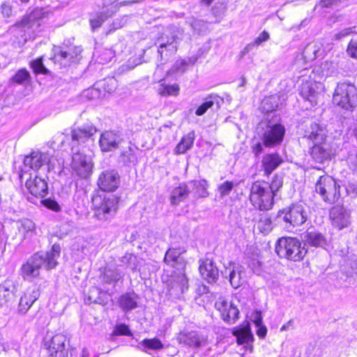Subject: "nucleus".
<instances>
[{
	"label": "nucleus",
	"instance_id": "nucleus-32",
	"mask_svg": "<svg viewBox=\"0 0 357 357\" xmlns=\"http://www.w3.org/2000/svg\"><path fill=\"white\" fill-rule=\"evenodd\" d=\"M15 287L10 283L0 284V305H6L13 301Z\"/></svg>",
	"mask_w": 357,
	"mask_h": 357
},
{
	"label": "nucleus",
	"instance_id": "nucleus-42",
	"mask_svg": "<svg viewBox=\"0 0 357 357\" xmlns=\"http://www.w3.org/2000/svg\"><path fill=\"white\" fill-rule=\"evenodd\" d=\"M255 227L261 233L267 234L271 231L273 226L272 222L267 215H262L259 220L255 224Z\"/></svg>",
	"mask_w": 357,
	"mask_h": 357
},
{
	"label": "nucleus",
	"instance_id": "nucleus-50",
	"mask_svg": "<svg viewBox=\"0 0 357 357\" xmlns=\"http://www.w3.org/2000/svg\"><path fill=\"white\" fill-rule=\"evenodd\" d=\"M234 186V183L229 181H225L223 183L220 184L218 186V191L220 192V197H224L227 195H229Z\"/></svg>",
	"mask_w": 357,
	"mask_h": 357
},
{
	"label": "nucleus",
	"instance_id": "nucleus-12",
	"mask_svg": "<svg viewBox=\"0 0 357 357\" xmlns=\"http://www.w3.org/2000/svg\"><path fill=\"white\" fill-rule=\"evenodd\" d=\"M215 308L220 312L222 319L228 324H234L238 319L239 310L231 302L220 297L215 302Z\"/></svg>",
	"mask_w": 357,
	"mask_h": 357
},
{
	"label": "nucleus",
	"instance_id": "nucleus-22",
	"mask_svg": "<svg viewBox=\"0 0 357 357\" xmlns=\"http://www.w3.org/2000/svg\"><path fill=\"white\" fill-rule=\"evenodd\" d=\"M199 269L202 277L208 283H215L218 281L219 271L212 260L206 259L202 261Z\"/></svg>",
	"mask_w": 357,
	"mask_h": 357
},
{
	"label": "nucleus",
	"instance_id": "nucleus-21",
	"mask_svg": "<svg viewBox=\"0 0 357 357\" xmlns=\"http://www.w3.org/2000/svg\"><path fill=\"white\" fill-rule=\"evenodd\" d=\"M243 272V268L241 265L230 262L229 266L222 271V274L225 277L229 276L231 285L237 289L243 283L241 275Z\"/></svg>",
	"mask_w": 357,
	"mask_h": 357
},
{
	"label": "nucleus",
	"instance_id": "nucleus-28",
	"mask_svg": "<svg viewBox=\"0 0 357 357\" xmlns=\"http://www.w3.org/2000/svg\"><path fill=\"white\" fill-rule=\"evenodd\" d=\"M282 158L278 153H269L264 156L261 163L266 175L271 174L281 163Z\"/></svg>",
	"mask_w": 357,
	"mask_h": 357
},
{
	"label": "nucleus",
	"instance_id": "nucleus-33",
	"mask_svg": "<svg viewBox=\"0 0 357 357\" xmlns=\"http://www.w3.org/2000/svg\"><path fill=\"white\" fill-rule=\"evenodd\" d=\"M301 95L312 105L317 104V93L310 82L303 83L301 87Z\"/></svg>",
	"mask_w": 357,
	"mask_h": 357
},
{
	"label": "nucleus",
	"instance_id": "nucleus-63",
	"mask_svg": "<svg viewBox=\"0 0 357 357\" xmlns=\"http://www.w3.org/2000/svg\"><path fill=\"white\" fill-rule=\"evenodd\" d=\"M204 183H202L201 182L197 181H192V183L194 186L196 185H200L202 187V192L199 194V196L201 197H206L207 195V192L206 190L205 184H206V182L205 181H203Z\"/></svg>",
	"mask_w": 357,
	"mask_h": 357
},
{
	"label": "nucleus",
	"instance_id": "nucleus-38",
	"mask_svg": "<svg viewBox=\"0 0 357 357\" xmlns=\"http://www.w3.org/2000/svg\"><path fill=\"white\" fill-rule=\"evenodd\" d=\"M195 132L193 131L185 135L176 147L177 154L184 153L190 149L194 142Z\"/></svg>",
	"mask_w": 357,
	"mask_h": 357
},
{
	"label": "nucleus",
	"instance_id": "nucleus-55",
	"mask_svg": "<svg viewBox=\"0 0 357 357\" xmlns=\"http://www.w3.org/2000/svg\"><path fill=\"white\" fill-rule=\"evenodd\" d=\"M41 202L45 207L52 211H59L61 210L59 204L55 200L46 199L42 200Z\"/></svg>",
	"mask_w": 357,
	"mask_h": 357
},
{
	"label": "nucleus",
	"instance_id": "nucleus-7",
	"mask_svg": "<svg viewBox=\"0 0 357 357\" xmlns=\"http://www.w3.org/2000/svg\"><path fill=\"white\" fill-rule=\"evenodd\" d=\"M282 220L293 227L302 225L308 218L306 207L301 204H292L284 208L280 215Z\"/></svg>",
	"mask_w": 357,
	"mask_h": 357
},
{
	"label": "nucleus",
	"instance_id": "nucleus-51",
	"mask_svg": "<svg viewBox=\"0 0 357 357\" xmlns=\"http://www.w3.org/2000/svg\"><path fill=\"white\" fill-rule=\"evenodd\" d=\"M31 66L33 71L37 73L47 74L48 70L44 66L42 61V58L37 59L31 63Z\"/></svg>",
	"mask_w": 357,
	"mask_h": 357
},
{
	"label": "nucleus",
	"instance_id": "nucleus-62",
	"mask_svg": "<svg viewBox=\"0 0 357 357\" xmlns=\"http://www.w3.org/2000/svg\"><path fill=\"white\" fill-rule=\"evenodd\" d=\"M253 322L255 323V326H258L263 324L262 316L259 311L255 312V313L253 314Z\"/></svg>",
	"mask_w": 357,
	"mask_h": 357
},
{
	"label": "nucleus",
	"instance_id": "nucleus-49",
	"mask_svg": "<svg viewBox=\"0 0 357 357\" xmlns=\"http://www.w3.org/2000/svg\"><path fill=\"white\" fill-rule=\"evenodd\" d=\"M283 180L282 176L276 174L273 176L271 183L269 185V189L272 192L273 195L275 196L276 192L279 190V189L282 186Z\"/></svg>",
	"mask_w": 357,
	"mask_h": 357
},
{
	"label": "nucleus",
	"instance_id": "nucleus-6",
	"mask_svg": "<svg viewBox=\"0 0 357 357\" xmlns=\"http://www.w3.org/2000/svg\"><path fill=\"white\" fill-rule=\"evenodd\" d=\"M315 190L323 201L328 204H333L340 196V185L328 175L319 176L315 184Z\"/></svg>",
	"mask_w": 357,
	"mask_h": 357
},
{
	"label": "nucleus",
	"instance_id": "nucleus-4",
	"mask_svg": "<svg viewBox=\"0 0 357 357\" xmlns=\"http://www.w3.org/2000/svg\"><path fill=\"white\" fill-rule=\"evenodd\" d=\"M274 195L269 189L268 183L256 181L250 188V200L260 211H268L273 206Z\"/></svg>",
	"mask_w": 357,
	"mask_h": 357
},
{
	"label": "nucleus",
	"instance_id": "nucleus-56",
	"mask_svg": "<svg viewBox=\"0 0 357 357\" xmlns=\"http://www.w3.org/2000/svg\"><path fill=\"white\" fill-rule=\"evenodd\" d=\"M349 168L353 171L357 172V152L350 153L347 159Z\"/></svg>",
	"mask_w": 357,
	"mask_h": 357
},
{
	"label": "nucleus",
	"instance_id": "nucleus-19",
	"mask_svg": "<svg viewBox=\"0 0 357 357\" xmlns=\"http://www.w3.org/2000/svg\"><path fill=\"white\" fill-rule=\"evenodd\" d=\"M123 275L116 266L106 267L99 277L101 284L107 290V287L114 288L119 281L123 279Z\"/></svg>",
	"mask_w": 357,
	"mask_h": 357
},
{
	"label": "nucleus",
	"instance_id": "nucleus-14",
	"mask_svg": "<svg viewBox=\"0 0 357 357\" xmlns=\"http://www.w3.org/2000/svg\"><path fill=\"white\" fill-rule=\"evenodd\" d=\"M123 139L119 132L106 130L99 139V146L102 151H112L119 148Z\"/></svg>",
	"mask_w": 357,
	"mask_h": 357
},
{
	"label": "nucleus",
	"instance_id": "nucleus-18",
	"mask_svg": "<svg viewBox=\"0 0 357 357\" xmlns=\"http://www.w3.org/2000/svg\"><path fill=\"white\" fill-rule=\"evenodd\" d=\"M25 186L29 192L36 197H44L48 192L47 182L37 175H31Z\"/></svg>",
	"mask_w": 357,
	"mask_h": 357
},
{
	"label": "nucleus",
	"instance_id": "nucleus-10",
	"mask_svg": "<svg viewBox=\"0 0 357 357\" xmlns=\"http://www.w3.org/2000/svg\"><path fill=\"white\" fill-rule=\"evenodd\" d=\"M327 137L326 128L319 123H312L306 125L304 129L303 139H306L309 144H323Z\"/></svg>",
	"mask_w": 357,
	"mask_h": 357
},
{
	"label": "nucleus",
	"instance_id": "nucleus-36",
	"mask_svg": "<svg viewBox=\"0 0 357 357\" xmlns=\"http://www.w3.org/2000/svg\"><path fill=\"white\" fill-rule=\"evenodd\" d=\"M280 103V96L275 94L264 98L261 102V107L264 112L269 113L275 111Z\"/></svg>",
	"mask_w": 357,
	"mask_h": 357
},
{
	"label": "nucleus",
	"instance_id": "nucleus-17",
	"mask_svg": "<svg viewBox=\"0 0 357 357\" xmlns=\"http://www.w3.org/2000/svg\"><path fill=\"white\" fill-rule=\"evenodd\" d=\"M177 340L180 344L198 348L206 345L207 338L197 331H182L178 335Z\"/></svg>",
	"mask_w": 357,
	"mask_h": 357
},
{
	"label": "nucleus",
	"instance_id": "nucleus-35",
	"mask_svg": "<svg viewBox=\"0 0 357 357\" xmlns=\"http://www.w3.org/2000/svg\"><path fill=\"white\" fill-rule=\"evenodd\" d=\"M158 93L162 96H177L179 93L180 87L177 84H166L164 80H160L158 87Z\"/></svg>",
	"mask_w": 357,
	"mask_h": 357
},
{
	"label": "nucleus",
	"instance_id": "nucleus-2",
	"mask_svg": "<svg viewBox=\"0 0 357 357\" xmlns=\"http://www.w3.org/2000/svg\"><path fill=\"white\" fill-rule=\"evenodd\" d=\"M91 203L94 217L99 220L106 221L116 213L119 198L114 195L97 193L93 196Z\"/></svg>",
	"mask_w": 357,
	"mask_h": 357
},
{
	"label": "nucleus",
	"instance_id": "nucleus-3",
	"mask_svg": "<svg viewBox=\"0 0 357 357\" xmlns=\"http://www.w3.org/2000/svg\"><path fill=\"white\" fill-rule=\"evenodd\" d=\"M275 252L280 258L294 261L303 259L307 253L301 242L294 237L280 238L275 245Z\"/></svg>",
	"mask_w": 357,
	"mask_h": 357
},
{
	"label": "nucleus",
	"instance_id": "nucleus-54",
	"mask_svg": "<svg viewBox=\"0 0 357 357\" xmlns=\"http://www.w3.org/2000/svg\"><path fill=\"white\" fill-rule=\"evenodd\" d=\"M121 160L124 164H128L133 161L134 155L133 151L131 148H128L127 150H125L121 152L120 155Z\"/></svg>",
	"mask_w": 357,
	"mask_h": 357
},
{
	"label": "nucleus",
	"instance_id": "nucleus-43",
	"mask_svg": "<svg viewBox=\"0 0 357 357\" xmlns=\"http://www.w3.org/2000/svg\"><path fill=\"white\" fill-rule=\"evenodd\" d=\"M142 350L146 351V349L158 350L163 348V344L161 341L158 338L144 339L139 343Z\"/></svg>",
	"mask_w": 357,
	"mask_h": 357
},
{
	"label": "nucleus",
	"instance_id": "nucleus-30",
	"mask_svg": "<svg viewBox=\"0 0 357 357\" xmlns=\"http://www.w3.org/2000/svg\"><path fill=\"white\" fill-rule=\"evenodd\" d=\"M185 252V250L183 248H170L166 252L164 261L172 266H176L177 264L182 265L184 260L181 254Z\"/></svg>",
	"mask_w": 357,
	"mask_h": 357
},
{
	"label": "nucleus",
	"instance_id": "nucleus-39",
	"mask_svg": "<svg viewBox=\"0 0 357 357\" xmlns=\"http://www.w3.org/2000/svg\"><path fill=\"white\" fill-rule=\"evenodd\" d=\"M233 334L236 337L239 344L249 343L253 340V335L248 326L235 330Z\"/></svg>",
	"mask_w": 357,
	"mask_h": 357
},
{
	"label": "nucleus",
	"instance_id": "nucleus-23",
	"mask_svg": "<svg viewBox=\"0 0 357 357\" xmlns=\"http://www.w3.org/2000/svg\"><path fill=\"white\" fill-rule=\"evenodd\" d=\"M39 296L40 291L37 287L27 289L20 298L18 306L19 312L25 314L33 303L38 298Z\"/></svg>",
	"mask_w": 357,
	"mask_h": 357
},
{
	"label": "nucleus",
	"instance_id": "nucleus-29",
	"mask_svg": "<svg viewBox=\"0 0 357 357\" xmlns=\"http://www.w3.org/2000/svg\"><path fill=\"white\" fill-rule=\"evenodd\" d=\"M190 188L185 183H180L179 185L172 191L170 196L171 204L178 205L184 201L190 193Z\"/></svg>",
	"mask_w": 357,
	"mask_h": 357
},
{
	"label": "nucleus",
	"instance_id": "nucleus-46",
	"mask_svg": "<svg viewBox=\"0 0 357 357\" xmlns=\"http://www.w3.org/2000/svg\"><path fill=\"white\" fill-rule=\"evenodd\" d=\"M175 287L178 289V292L183 293L188 287V280L185 273L178 275L174 280Z\"/></svg>",
	"mask_w": 357,
	"mask_h": 357
},
{
	"label": "nucleus",
	"instance_id": "nucleus-27",
	"mask_svg": "<svg viewBox=\"0 0 357 357\" xmlns=\"http://www.w3.org/2000/svg\"><path fill=\"white\" fill-rule=\"evenodd\" d=\"M310 149V155L317 162L322 163L331 156V152L326 142L323 144H313Z\"/></svg>",
	"mask_w": 357,
	"mask_h": 357
},
{
	"label": "nucleus",
	"instance_id": "nucleus-53",
	"mask_svg": "<svg viewBox=\"0 0 357 357\" xmlns=\"http://www.w3.org/2000/svg\"><path fill=\"white\" fill-rule=\"evenodd\" d=\"M347 52L351 57L357 59V37L350 40Z\"/></svg>",
	"mask_w": 357,
	"mask_h": 357
},
{
	"label": "nucleus",
	"instance_id": "nucleus-24",
	"mask_svg": "<svg viewBox=\"0 0 357 357\" xmlns=\"http://www.w3.org/2000/svg\"><path fill=\"white\" fill-rule=\"evenodd\" d=\"M50 162L49 154L40 152H33L30 155L26 156L24 160L25 166L36 170H38L43 165L48 164Z\"/></svg>",
	"mask_w": 357,
	"mask_h": 357
},
{
	"label": "nucleus",
	"instance_id": "nucleus-8",
	"mask_svg": "<svg viewBox=\"0 0 357 357\" xmlns=\"http://www.w3.org/2000/svg\"><path fill=\"white\" fill-rule=\"evenodd\" d=\"M71 167L77 176L82 178H86L92 174L93 163L91 158L79 151H73Z\"/></svg>",
	"mask_w": 357,
	"mask_h": 357
},
{
	"label": "nucleus",
	"instance_id": "nucleus-16",
	"mask_svg": "<svg viewBox=\"0 0 357 357\" xmlns=\"http://www.w3.org/2000/svg\"><path fill=\"white\" fill-rule=\"evenodd\" d=\"M284 128L280 124L268 125L263 135V142L266 146L272 147L279 144L283 139Z\"/></svg>",
	"mask_w": 357,
	"mask_h": 357
},
{
	"label": "nucleus",
	"instance_id": "nucleus-45",
	"mask_svg": "<svg viewBox=\"0 0 357 357\" xmlns=\"http://www.w3.org/2000/svg\"><path fill=\"white\" fill-rule=\"evenodd\" d=\"M319 47L317 45L310 44L305 47L303 51V56L307 59L312 61L319 56Z\"/></svg>",
	"mask_w": 357,
	"mask_h": 357
},
{
	"label": "nucleus",
	"instance_id": "nucleus-57",
	"mask_svg": "<svg viewBox=\"0 0 357 357\" xmlns=\"http://www.w3.org/2000/svg\"><path fill=\"white\" fill-rule=\"evenodd\" d=\"M252 151L255 157H258L263 151V145L261 142H257L252 146Z\"/></svg>",
	"mask_w": 357,
	"mask_h": 357
},
{
	"label": "nucleus",
	"instance_id": "nucleus-5",
	"mask_svg": "<svg viewBox=\"0 0 357 357\" xmlns=\"http://www.w3.org/2000/svg\"><path fill=\"white\" fill-rule=\"evenodd\" d=\"M333 103L349 110L357 106V89L347 83L338 84L333 98Z\"/></svg>",
	"mask_w": 357,
	"mask_h": 357
},
{
	"label": "nucleus",
	"instance_id": "nucleus-13",
	"mask_svg": "<svg viewBox=\"0 0 357 357\" xmlns=\"http://www.w3.org/2000/svg\"><path fill=\"white\" fill-rule=\"evenodd\" d=\"M97 183L103 192H113L119 186L120 176L115 170H105L99 175Z\"/></svg>",
	"mask_w": 357,
	"mask_h": 357
},
{
	"label": "nucleus",
	"instance_id": "nucleus-59",
	"mask_svg": "<svg viewBox=\"0 0 357 357\" xmlns=\"http://www.w3.org/2000/svg\"><path fill=\"white\" fill-rule=\"evenodd\" d=\"M116 332L119 335H128L130 334V330L128 327L125 324H121L116 327Z\"/></svg>",
	"mask_w": 357,
	"mask_h": 357
},
{
	"label": "nucleus",
	"instance_id": "nucleus-52",
	"mask_svg": "<svg viewBox=\"0 0 357 357\" xmlns=\"http://www.w3.org/2000/svg\"><path fill=\"white\" fill-rule=\"evenodd\" d=\"M101 294L102 292L98 288L92 287L89 290L88 299L92 303H101L102 302V299L99 296Z\"/></svg>",
	"mask_w": 357,
	"mask_h": 357
},
{
	"label": "nucleus",
	"instance_id": "nucleus-61",
	"mask_svg": "<svg viewBox=\"0 0 357 357\" xmlns=\"http://www.w3.org/2000/svg\"><path fill=\"white\" fill-rule=\"evenodd\" d=\"M352 32H353V30H352V28H351V27L344 29L341 30L338 33H337L336 38L337 39H341L345 36H347Z\"/></svg>",
	"mask_w": 357,
	"mask_h": 357
},
{
	"label": "nucleus",
	"instance_id": "nucleus-31",
	"mask_svg": "<svg viewBox=\"0 0 357 357\" xmlns=\"http://www.w3.org/2000/svg\"><path fill=\"white\" fill-rule=\"evenodd\" d=\"M17 224L18 231L23 238L31 237L36 233V225L30 219L20 220Z\"/></svg>",
	"mask_w": 357,
	"mask_h": 357
},
{
	"label": "nucleus",
	"instance_id": "nucleus-48",
	"mask_svg": "<svg viewBox=\"0 0 357 357\" xmlns=\"http://www.w3.org/2000/svg\"><path fill=\"white\" fill-rule=\"evenodd\" d=\"M29 73L25 69H22L17 71V73L13 77L12 79L17 84H24L29 81Z\"/></svg>",
	"mask_w": 357,
	"mask_h": 357
},
{
	"label": "nucleus",
	"instance_id": "nucleus-11",
	"mask_svg": "<svg viewBox=\"0 0 357 357\" xmlns=\"http://www.w3.org/2000/svg\"><path fill=\"white\" fill-rule=\"evenodd\" d=\"M45 13L42 8H35L22 20L19 26L29 35L33 33L38 30L40 20L43 19Z\"/></svg>",
	"mask_w": 357,
	"mask_h": 357
},
{
	"label": "nucleus",
	"instance_id": "nucleus-1",
	"mask_svg": "<svg viewBox=\"0 0 357 357\" xmlns=\"http://www.w3.org/2000/svg\"><path fill=\"white\" fill-rule=\"evenodd\" d=\"M61 247L59 244L52 245L50 250L36 252L32 255L21 267V274L24 279L31 280L39 275L43 265L47 269L54 268L58 264L60 257Z\"/></svg>",
	"mask_w": 357,
	"mask_h": 357
},
{
	"label": "nucleus",
	"instance_id": "nucleus-44",
	"mask_svg": "<svg viewBox=\"0 0 357 357\" xmlns=\"http://www.w3.org/2000/svg\"><path fill=\"white\" fill-rule=\"evenodd\" d=\"M269 39V34L266 31H262L258 37L255 38L254 42L252 43L247 45L244 49L242 50L241 54L243 55H245V54L248 53L250 50H251L252 46H258L261 43L265 42Z\"/></svg>",
	"mask_w": 357,
	"mask_h": 357
},
{
	"label": "nucleus",
	"instance_id": "nucleus-34",
	"mask_svg": "<svg viewBox=\"0 0 357 357\" xmlns=\"http://www.w3.org/2000/svg\"><path fill=\"white\" fill-rule=\"evenodd\" d=\"M176 41V36H172L171 37H167V40H165L163 37H161L158 39L157 43L159 45L158 53L160 54L161 57H162V54L164 52L163 49L165 48L170 54H173L176 51V46L174 44Z\"/></svg>",
	"mask_w": 357,
	"mask_h": 357
},
{
	"label": "nucleus",
	"instance_id": "nucleus-26",
	"mask_svg": "<svg viewBox=\"0 0 357 357\" xmlns=\"http://www.w3.org/2000/svg\"><path fill=\"white\" fill-rule=\"evenodd\" d=\"M302 239L305 243L314 247L324 248L327 245L326 237L315 230H307L302 234Z\"/></svg>",
	"mask_w": 357,
	"mask_h": 357
},
{
	"label": "nucleus",
	"instance_id": "nucleus-9",
	"mask_svg": "<svg viewBox=\"0 0 357 357\" xmlns=\"http://www.w3.org/2000/svg\"><path fill=\"white\" fill-rule=\"evenodd\" d=\"M82 50L79 46L58 47L54 49V60L61 66H66L80 59Z\"/></svg>",
	"mask_w": 357,
	"mask_h": 357
},
{
	"label": "nucleus",
	"instance_id": "nucleus-58",
	"mask_svg": "<svg viewBox=\"0 0 357 357\" xmlns=\"http://www.w3.org/2000/svg\"><path fill=\"white\" fill-rule=\"evenodd\" d=\"M257 328L256 333L260 338H264L267 333V328L263 324L256 326Z\"/></svg>",
	"mask_w": 357,
	"mask_h": 357
},
{
	"label": "nucleus",
	"instance_id": "nucleus-40",
	"mask_svg": "<svg viewBox=\"0 0 357 357\" xmlns=\"http://www.w3.org/2000/svg\"><path fill=\"white\" fill-rule=\"evenodd\" d=\"M219 96L216 95H210L206 98L205 101L197 109L195 114L202 116L206 111L211 108L215 103L219 104Z\"/></svg>",
	"mask_w": 357,
	"mask_h": 357
},
{
	"label": "nucleus",
	"instance_id": "nucleus-25",
	"mask_svg": "<svg viewBox=\"0 0 357 357\" xmlns=\"http://www.w3.org/2000/svg\"><path fill=\"white\" fill-rule=\"evenodd\" d=\"M97 132V128L91 123H86L75 128L71 132L72 139L78 142H84Z\"/></svg>",
	"mask_w": 357,
	"mask_h": 357
},
{
	"label": "nucleus",
	"instance_id": "nucleus-47",
	"mask_svg": "<svg viewBox=\"0 0 357 357\" xmlns=\"http://www.w3.org/2000/svg\"><path fill=\"white\" fill-rule=\"evenodd\" d=\"M137 257L130 253H126L121 257V262L131 270L134 271L137 267Z\"/></svg>",
	"mask_w": 357,
	"mask_h": 357
},
{
	"label": "nucleus",
	"instance_id": "nucleus-20",
	"mask_svg": "<svg viewBox=\"0 0 357 357\" xmlns=\"http://www.w3.org/2000/svg\"><path fill=\"white\" fill-rule=\"evenodd\" d=\"M330 217L333 225L340 229L347 227L349 224V212L342 206H333L330 211Z\"/></svg>",
	"mask_w": 357,
	"mask_h": 357
},
{
	"label": "nucleus",
	"instance_id": "nucleus-60",
	"mask_svg": "<svg viewBox=\"0 0 357 357\" xmlns=\"http://www.w3.org/2000/svg\"><path fill=\"white\" fill-rule=\"evenodd\" d=\"M107 84H108V86H109L108 89L107 88H105V90L107 91V92L109 93H111L112 91H113L115 88H116V81L115 79L114 78H109L107 81H106Z\"/></svg>",
	"mask_w": 357,
	"mask_h": 357
},
{
	"label": "nucleus",
	"instance_id": "nucleus-64",
	"mask_svg": "<svg viewBox=\"0 0 357 357\" xmlns=\"http://www.w3.org/2000/svg\"><path fill=\"white\" fill-rule=\"evenodd\" d=\"M337 0H321L319 5L321 7H328L335 3Z\"/></svg>",
	"mask_w": 357,
	"mask_h": 357
},
{
	"label": "nucleus",
	"instance_id": "nucleus-37",
	"mask_svg": "<svg viewBox=\"0 0 357 357\" xmlns=\"http://www.w3.org/2000/svg\"><path fill=\"white\" fill-rule=\"evenodd\" d=\"M102 10L100 13H98L93 16L91 17L90 25L93 31L101 26L102 23L109 17L113 15H110V10L105 8H102Z\"/></svg>",
	"mask_w": 357,
	"mask_h": 357
},
{
	"label": "nucleus",
	"instance_id": "nucleus-15",
	"mask_svg": "<svg viewBox=\"0 0 357 357\" xmlns=\"http://www.w3.org/2000/svg\"><path fill=\"white\" fill-rule=\"evenodd\" d=\"M66 337L61 334H56L46 344L47 349L52 357H67L68 350L66 349Z\"/></svg>",
	"mask_w": 357,
	"mask_h": 357
},
{
	"label": "nucleus",
	"instance_id": "nucleus-41",
	"mask_svg": "<svg viewBox=\"0 0 357 357\" xmlns=\"http://www.w3.org/2000/svg\"><path fill=\"white\" fill-rule=\"evenodd\" d=\"M119 303L120 306L124 310H132L137 307V305L135 296L129 294L122 295L120 298Z\"/></svg>",
	"mask_w": 357,
	"mask_h": 357
}]
</instances>
